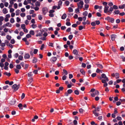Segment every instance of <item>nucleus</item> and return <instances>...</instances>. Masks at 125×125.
<instances>
[{
	"label": "nucleus",
	"mask_w": 125,
	"mask_h": 125,
	"mask_svg": "<svg viewBox=\"0 0 125 125\" xmlns=\"http://www.w3.org/2000/svg\"><path fill=\"white\" fill-rule=\"evenodd\" d=\"M73 53L75 55H76L75 57V59H78V56H80V55H78V52L76 49H74L73 50Z\"/></svg>",
	"instance_id": "1"
},
{
	"label": "nucleus",
	"mask_w": 125,
	"mask_h": 125,
	"mask_svg": "<svg viewBox=\"0 0 125 125\" xmlns=\"http://www.w3.org/2000/svg\"><path fill=\"white\" fill-rule=\"evenodd\" d=\"M83 1H81L77 3L78 7L80 8V9H82L83 7Z\"/></svg>",
	"instance_id": "2"
},
{
	"label": "nucleus",
	"mask_w": 125,
	"mask_h": 125,
	"mask_svg": "<svg viewBox=\"0 0 125 125\" xmlns=\"http://www.w3.org/2000/svg\"><path fill=\"white\" fill-rule=\"evenodd\" d=\"M105 19L108 21L109 22H110L111 23H113L114 22V19L112 18H110L108 16L105 18Z\"/></svg>",
	"instance_id": "3"
},
{
	"label": "nucleus",
	"mask_w": 125,
	"mask_h": 125,
	"mask_svg": "<svg viewBox=\"0 0 125 125\" xmlns=\"http://www.w3.org/2000/svg\"><path fill=\"white\" fill-rule=\"evenodd\" d=\"M102 78L104 79L105 81H106L107 82L109 81V80L108 78L106 77L105 74L104 73H103L101 75Z\"/></svg>",
	"instance_id": "4"
},
{
	"label": "nucleus",
	"mask_w": 125,
	"mask_h": 125,
	"mask_svg": "<svg viewBox=\"0 0 125 125\" xmlns=\"http://www.w3.org/2000/svg\"><path fill=\"white\" fill-rule=\"evenodd\" d=\"M109 7L107 5L105 6L104 9V11L105 13H109Z\"/></svg>",
	"instance_id": "5"
},
{
	"label": "nucleus",
	"mask_w": 125,
	"mask_h": 125,
	"mask_svg": "<svg viewBox=\"0 0 125 125\" xmlns=\"http://www.w3.org/2000/svg\"><path fill=\"white\" fill-rule=\"evenodd\" d=\"M20 87V85H17L16 84L13 85L12 86V88L15 91L18 90Z\"/></svg>",
	"instance_id": "6"
},
{
	"label": "nucleus",
	"mask_w": 125,
	"mask_h": 125,
	"mask_svg": "<svg viewBox=\"0 0 125 125\" xmlns=\"http://www.w3.org/2000/svg\"><path fill=\"white\" fill-rule=\"evenodd\" d=\"M99 94V92L97 90L95 91L94 93L91 94V96L93 97H94L95 96H98Z\"/></svg>",
	"instance_id": "7"
},
{
	"label": "nucleus",
	"mask_w": 125,
	"mask_h": 125,
	"mask_svg": "<svg viewBox=\"0 0 125 125\" xmlns=\"http://www.w3.org/2000/svg\"><path fill=\"white\" fill-rule=\"evenodd\" d=\"M12 26V24L9 22H7L6 24L3 25V27H6L7 26L11 27Z\"/></svg>",
	"instance_id": "8"
},
{
	"label": "nucleus",
	"mask_w": 125,
	"mask_h": 125,
	"mask_svg": "<svg viewBox=\"0 0 125 125\" xmlns=\"http://www.w3.org/2000/svg\"><path fill=\"white\" fill-rule=\"evenodd\" d=\"M42 12L44 14H45L48 12L47 9L46 7L43 8L42 9Z\"/></svg>",
	"instance_id": "9"
},
{
	"label": "nucleus",
	"mask_w": 125,
	"mask_h": 125,
	"mask_svg": "<svg viewBox=\"0 0 125 125\" xmlns=\"http://www.w3.org/2000/svg\"><path fill=\"white\" fill-rule=\"evenodd\" d=\"M116 35L115 34H113L111 35V39L112 41H114L115 38L116 37Z\"/></svg>",
	"instance_id": "10"
},
{
	"label": "nucleus",
	"mask_w": 125,
	"mask_h": 125,
	"mask_svg": "<svg viewBox=\"0 0 125 125\" xmlns=\"http://www.w3.org/2000/svg\"><path fill=\"white\" fill-rule=\"evenodd\" d=\"M106 81H105V80H104V79H102V82L104 83V87H106L108 85L107 83L106 82Z\"/></svg>",
	"instance_id": "11"
},
{
	"label": "nucleus",
	"mask_w": 125,
	"mask_h": 125,
	"mask_svg": "<svg viewBox=\"0 0 125 125\" xmlns=\"http://www.w3.org/2000/svg\"><path fill=\"white\" fill-rule=\"evenodd\" d=\"M113 10V8L112 7H111L109 9V13H107L108 15H110L112 13V11Z\"/></svg>",
	"instance_id": "12"
},
{
	"label": "nucleus",
	"mask_w": 125,
	"mask_h": 125,
	"mask_svg": "<svg viewBox=\"0 0 125 125\" xmlns=\"http://www.w3.org/2000/svg\"><path fill=\"white\" fill-rule=\"evenodd\" d=\"M2 12L4 14H6L8 12V11L7 9L5 8H4L2 10Z\"/></svg>",
	"instance_id": "13"
},
{
	"label": "nucleus",
	"mask_w": 125,
	"mask_h": 125,
	"mask_svg": "<svg viewBox=\"0 0 125 125\" xmlns=\"http://www.w3.org/2000/svg\"><path fill=\"white\" fill-rule=\"evenodd\" d=\"M30 57V56L29 54L27 53L24 56V58L25 59H28Z\"/></svg>",
	"instance_id": "14"
},
{
	"label": "nucleus",
	"mask_w": 125,
	"mask_h": 125,
	"mask_svg": "<svg viewBox=\"0 0 125 125\" xmlns=\"http://www.w3.org/2000/svg\"><path fill=\"white\" fill-rule=\"evenodd\" d=\"M31 9H33L35 11L38 10L39 9V8L37 6H36L35 7H33L32 6L31 7Z\"/></svg>",
	"instance_id": "15"
},
{
	"label": "nucleus",
	"mask_w": 125,
	"mask_h": 125,
	"mask_svg": "<svg viewBox=\"0 0 125 125\" xmlns=\"http://www.w3.org/2000/svg\"><path fill=\"white\" fill-rule=\"evenodd\" d=\"M66 14L65 13H64L62 16L61 18L62 19H64L66 18Z\"/></svg>",
	"instance_id": "16"
},
{
	"label": "nucleus",
	"mask_w": 125,
	"mask_h": 125,
	"mask_svg": "<svg viewBox=\"0 0 125 125\" xmlns=\"http://www.w3.org/2000/svg\"><path fill=\"white\" fill-rule=\"evenodd\" d=\"M20 12V11L19 10H17L16 11V15L17 16L19 15Z\"/></svg>",
	"instance_id": "17"
},
{
	"label": "nucleus",
	"mask_w": 125,
	"mask_h": 125,
	"mask_svg": "<svg viewBox=\"0 0 125 125\" xmlns=\"http://www.w3.org/2000/svg\"><path fill=\"white\" fill-rule=\"evenodd\" d=\"M35 4L36 6L39 7L40 6V3L39 1H37L36 2Z\"/></svg>",
	"instance_id": "18"
},
{
	"label": "nucleus",
	"mask_w": 125,
	"mask_h": 125,
	"mask_svg": "<svg viewBox=\"0 0 125 125\" xmlns=\"http://www.w3.org/2000/svg\"><path fill=\"white\" fill-rule=\"evenodd\" d=\"M115 77L116 79L118 78H119V74L118 73H115Z\"/></svg>",
	"instance_id": "19"
},
{
	"label": "nucleus",
	"mask_w": 125,
	"mask_h": 125,
	"mask_svg": "<svg viewBox=\"0 0 125 125\" xmlns=\"http://www.w3.org/2000/svg\"><path fill=\"white\" fill-rule=\"evenodd\" d=\"M93 113L96 116H98L99 115V113H98L94 111H93Z\"/></svg>",
	"instance_id": "20"
},
{
	"label": "nucleus",
	"mask_w": 125,
	"mask_h": 125,
	"mask_svg": "<svg viewBox=\"0 0 125 125\" xmlns=\"http://www.w3.org/2000/svg\"><path fill=\"white\" fill-rule=\"evenodd\" d=\"M96 65L97 67L100 68L101 69H102L103 68V67L102 65L100 64H97Z\"/></svg>",
	"instance_id": "21"
},
{
	"label": "nucleus",
	"mask_w": 125,
	"mask_h": 125,
	"mask_svg": "<svg viewBox=\"0 0 125 125\" xmlns=\"http://www.w3.org/2000/svg\"><path fill=\"white\" fill-rule=\"evenodd\" d=\"M101 108L100 107H97L95 109L94 111L95 112H98L99 111V109Z\"/></svg>",
	"instance_id": "22"
},
{
	"label": "nucleus",
	"mask_w": 125,
	"mask_h": 125,
	"mask_svg": "<svg viewBox=\"0 0 125 125\" xmlns=\"http://www.w3.org/2000/svg\"><path fill=\"white\" fill-rule=\"evenodd\" d=\"M30 34V35H34V31L32 30H31L29 32Z\"/></svg>",
	"instance_id": "23"
},
{
	"label": "nucleus",
	"mask_w": 125,
	"mask_h": 125,
	"mask_svg": "<svg viewBox=\"0 0 125 125\" xmlns=\"http://www.w3.org/2000/svg\"><path fill=\"white\" fill-rule=\"evenodd\" d=\"M7 39L9 40H10L11 38V36L9 35H7L6 36Z\"/></svg>",
	"instance_id": "24"
},
{
	"label": "nucleus",
	"mask_w": 125,
	"mask_h": 125,
	"mask_svg": "<svg viewBox=\"0 0 125 125\" xmlns=\"http://www.w3.org/2000/svg\"><path fill=\"white\" fill-rule=\"evenodd\" d=\"M28 20H30L31 19V16L30 15H28L26 16Z\"/></svg>",
	"instance_id": "25"
},
{
	"label": "nucleus",
	"mask_w": 125,
	"mask_h": 125,
	"mask_svg": "<svg viewBox=\"0 0 125 125\" xmlns=\"http://www.w3.org/2000/svg\"><path fill=\"white\" fill-rule=\"evenodd\" d=\"M57 59V58L55 57H52V61L54 62L56 61Z\"/></svg>",
	"instance_id": "26"
},
{
	"label": "nucleus",
	"mask_w": 125,
	"mask_h": 125,
	"mask_svg": "<svg viewBox=\"0 0 125 125\" xmlns=\"http://www.w3.org/2000/svg\"><path fill=\"white\" fill-rule=\"evenodd\" d=\"M125 7V5L124 4H123L121 6H119V8L120 9H123Z\"/></svg>",
	"instance_id": "27"
},
{
	"label": "nucleus",
	"mask_w": 125,
	"mask_h": 125,
	"mask_svg": "<svg viewBox=\"0 0 125 125\" xmlns=\"http://www.w3.org/2000/svg\"><path fill=\"white\" fill-rule=\"evenodd\" d=\"M33 81V79L32 78H30L28 80V81L30 82V83H31Z\"/></svg>",
	"instance_id": "28"
},
{
	"label": "nucleus",
	"mask_w": 125,
	"mask_h": 125,
	"mask_svg": "<svg viewBox=\"0 0 125 125\" xmlns=\"http://www.w3.org/2000/svg\"><path fill=\"white\" fill-rule=\"evenodd\" d=\"M16 67L17 69L19 70L21 68V67L20 65H16Z\"/></svg>",
	"instance_id": "29"
},
{
	"label": "nucleus",
	"mask_w": 125,
	"mask_h": 125,
	"mask_svg": "<svg viewBox=\"0 0 125 125\" xmlns=\"http://www.w3.org/2000/svg\"><path fill=\"white\" fill-rule=\"evenodd\" d=\"M18 106L21 109H23V108H22V104L21 103L19 104H18Z\"/></svg>",
	"instance_id": "30"
},
{
	"label": "nucleus",
	"mask_w": 125,
	"mask_h": 125,
	"mask_svg": "<svg viewBox=\"0 0 125 125\" xmlns=\"http://www.w3.org/2000/svg\"><path fill=\"white\" fill-rule=\"evenodd\" d=\"M28 75L29 77H31L33 75V74H32V73L31 72H30L28 73Z\"/></svg>",
	"instance_id": "31"
},
{
	"label": "nucleus",
	"mask_w": 125,
	"mask_h": 125,
	"mask_svg": "<svg viewBox=\"0 0 125 125\" xmlns=\"http://www.w3.org/2000/svg\"><path fill=\"white\" fill-rule=\"evenodd\" d=\"M65 3L66 6H68L70 4V2H69L68 1H66L65 2Z\"/></svg>",
	"instance_id": "32"
},
{
	"label": "nucleus",
	"mask_w": 125,
	"mask_h": 125,
	"mask_svg": "<svg viewBox=\"0 0 125 125\" xmlns=\"http://www.w3.org/2000/svg\"><path fill=\"white\" fill-rule=\"evenodd\" d=\"M119 11L118 10H116L115 11L114 13H115V14H118L119 13Z\"/></svg>",
	"instance_id": "33"
},
{
	"label": "nucleus",
	"mask_w": 125,
	"mask_h": 125,
	"mask_svg": "<svg viewBox=\"0 0 125 125\" xmlns=\"http://www.w3.org/2000/svg\"><path fill=\"white\" fill-rule=\"evenodd\" d=\"M37 59L36 58H34L32 60L33 63H35L37 62Z\"/></svg>",
	"instance_id": "34"
},
{
	"label": "nucleus",
	"mask_w": 125,
	"mask_h": 125,
	"mask_svg": "<svg viewBox=\"0 0 125 125\" xmlns=\"http://www.w3.org/2000/svg\"><path fill=\"white\" fill-rule=\"evenodd\" d=\"M68 10L70 12H72L73 11V9L70 7L68 8Z\"/></svg>",
	"instance_id": "35"
},
{
	"label": "nucleus",
	"mask_w": 125,
	"mask_h": 125,
	"mask_svg": "<svg viewBox=\"0 0 125 125\" xmlns=\"http://www.w3.org/2000/svg\"><path fill=\"white\" fill-rule=\"evenodd\" d=\"M88 12L86 11H85L83 13V15L84 16H86L88 15Z\"/></svg>",
	"instance_id": "36"
},
{
	"label": "nucleus",
	"mask_w": 125,
	"mask_h": 125,
	"mask_svg": "<svg viewBox=\"0 0 125 125\" xmlns=\"http://www.w3.org/2000/svg\"><path fill=\"white\" fill-rule=\"evenodd\" d=\"M32 28H36L37 27V25L36 24H33L31 25Z\"/></svg>",
	"instance_id": "37"
},
{
	"label": "nucleus",
	"mask_w": 125,
	"mask_h": 125,
	"mask_svg": "<svg viewBox=\"0 0 125 125\" xmlns=\"http://www.w3.org/2000/svg\"><path fill=\"white\" fill-rule=\"evenodd\" d=\"M15 40L13 39H11L10 41V43L12 44H14L15 43Z\"/></svg>",
	"instance_id": "38"
},
{
	"label": "nucleus",
	"mask_w": 125,
	"mask_h": 125,
	"mask_svg": "<svg viewBox=\"0 0 125 125\" xmlns=\"http://www.w3.org/2000/svg\"><path fill=\"white\" fill-rule=\"evenodd\" d=\"M42 36V33H39L38 34H37L36 35V37L38 36Z\"/></svg>",
	"instance_id": "39"
},
{
	"label": "nucleus",
	"mask_w": 125,
	"mask_h": 125,
	"mask_svg": "<svg viewBox=\"0 0 125 125\" xmlns=\"http://www.w3.org/2000/svg\"><path fill=\"white\" fill-rule=\"evenodd\" d=\"M80 72L83 75L85 73V72L84 70L83 69H81L80 70Z\"/></svg>",
	"instance_id": "40"
},
{
	"label": "nucleus",
	"mask_w": 125,
	"mask_h": 125,
	"mask_svg": "<svg viewBox=\"0 0 125 125\" xmlns=\"http://www.w3.org/2000/svg\"><path fill=\"white\" fill-rule=\"evenodd\" d=\"M80 9V8L77 7V8L75 9V11L76 13H78L79 12Z\"/></svg>",
	"instance_id": "41"
},
{
	"label": "nucleus",
	"mask_w": 125,
	"mask_h": 125,
	"mask_svg": "<svg viewBox=\"0 0 125 125\" xmlns=\"http://www.w3.org/2000/svg\"><path fill=\"white\" fill-rule=\"evenodd\" d=\"M25 15V13H21L20 14V16L22 17H24Z\"/></svg>",
	"instance_id": "42"
},
{
	"label": "nucleus",
	"mask_w": 125,
	"mask_h": 125,
	"mask_svg": "<svg viewBox=\"0 0 125 125\" xmlns=\"http://www.w3.org/2000/svg\"><path fill=\"white\" fill-rule=\"evenodd\" d=\"M31 36L30 34H28L26 35V37L27 38H31Z\"/></svg>",
	"instance_id": "43"
},
{
	"label": "nucleus",
	"mask_w": 125,
	"mask_h": 125,
	"mask_svg": "<svg viewBox=\"0 0 125 125\" xmlns=\"http://www.w3.org/2000/svg\"><path fill=\"white\" fill-rule=\"evenodd\" d=\"M4 74L6 75L7 76H9L11 75V74L10 73H8L7 72H6L4 73Z\"/></svg>",
	"instance_id": "44"
},
{
	"label": "nucleus",
	"mask_w": 125,
	"mask_h": 125,
	"mask_svg": "<svg viewBox=\"0 0 125 125\" xmlns=\"http://www.w3.org/2000/svg\"><path fill=\"white\" fill-rule=\"evenodd\" d=\"M23 58V57L21 55H20L18 57V59L20 60H22Z\"/></svg>",
	"instance_id": "45"
},
{
	"label": "nucleus",
	"mask_w": 125,
	"mask_h": 125,
	"mask_svg": "<svg viewBox=\"0 0 125 125\" xmlns=\"http://www.w3.org/2000/svg\"><path fill=\"white\" fill-rule=\"evenodd\" d=\"M21 27L22 29H23L25 28V26L24 24H22L21 25Z\"/></svg>",
	"instance_id": "46"
},
{
	"label": "nucleus",
	"mask_w": 125,
	"mask_h": 125,
	"mask_svg": "<svg viewBox=\"0 0 125 125\" xmlns=\"http://www.w3.org/2000/svg\"><path fill=\"white\" fill-rule=\"evenodd\" d=\"M79 111L80 113H82L83 112H84V110L82 108H80L79 109Z\"/></svg>",
	"instance_id": "47"
},
{
	"label": "nucleus",
	"mask_w": 125,
	"mask_h": 125,
	"mask_svg": "<svg viewBox=\"0 0 125 125\" xmlns=\"http://www.w3.org/2000/svg\"><path fill=\"white\" fill-rule=\"evenodd\" d=\"M10 22L11 23H13L14 22V18H11L10 20Z\"/></svg>",
	"instance_id": "48"
},
{
	"label": "nucleus",
	"mask_w": 125,
	"mask_h": 125,
	"mask_svg": "<svg viewBox=\"0 0 125 125\" xmlns=\"http://www.w3.org/2000/svg\"><path fill=\"white\" fill-rule=\"evenodd\" d=\"M9 30L8 29L5 28L4 29L3 31L5 32H8Z\"/></svg>",
	"instance_id": "49"
},
{
	"label": "nucleus",
	"mask_w": 125,
	"mask_h": 125,
	"mask_svg": "<svg viewBox=\"0 0 125 125\" xmlns=\"http://www.w3.org/2000/svg\"><path fill=\"white\" fill-rule=\"evenodd\" d=\"M74 93L76 95H78L79 94V91L77 90H75L74 91Z\"/></svg>",
	"instance_id": "50"
},
{
	"label": "nucleus",
	"mask_w": 125,
	"mask_h": 125,
	"mask_svg": "<svg viewBox=\"0 0 125 125\" xmlns=\"http://www.w3.org/2000/svg\"><path fill=\"white\" fill-rule=\"evenodd\" d=\"M73 92V90L72 89H69L67 91L68 93L69 94H70Z\"/></svg>",
	"instance_id": "51"
},
{
	"label": "nucleus",
	"mask_w": 125,
	"mask_h": 125,
	"mask_svg": "<svg viewBox=\"0 0 125 125\" xmlns=\"http://www.w3.org/2000/svg\"><path fill=\"white\" fill-rule=\"evenodd\" d=\"M38 50L37 49H34V50L33 53L34 54H36L38 52Z\"/></svg>",
	"instance_id": "52"
},
{
	"label": "nucleus",
	"mask_w": 125,
	"mask_h": 125,
	"mask_svg": "<svg viewBox=\"0 0 125 125\" xmlns=\"http://www.w3.org/2000/svg\"><path fill=\"white\" fill-rule=\"evenodd\" d=\"M96 72L97 73H99L100 72H101V73H102V71L101 70H100L99 69L97 68L96 71Z\"/></svg>",
	"instance_id": "53"
},
{
	"label": "nucleus",
	"mask_w": 125,
	"mask_h": 125,
	"mask_svg": "<svg viewBox=\"0 0 125 125\" xmlns=\"http://www.w3.org/2000/svg\"><path fill=\"white\" fill-rule=\"evenodd\" d=\"M34 12V11L33 10H31L30 11L29 13L30 14H33Z\"/></svg>",
	"instance_id": "54"
},
{
	"label": "nucleus",
	"mask_w": 125,
	"mask_h": 125,
	"mask_svg": "<svg viewBox=\"0 0 125 125\" xmlns=\"http://www.w3.org/2000/svg\"><path fill=\"white\" fill-rule=\"evenodd\" d=\"M14 8L15 9H16L18 7V5L17 3H15L14 4Z\"/></svg>",
	"instance_id": "55"
},
{
	"label": "nucleus",
	"mask_w": 125,
	"mask_h": 125,
	"mask_svg": "<svg viewBox=\"0 0 125 125\" xmlns=\"http://www.w3.org/2000/svg\"><path fill=\"white\" fill-rule=\"evenodd\" d=\"M5 43H1L0 44V46L2 47H4L5 46Z\"/></svg>",
	"instance_id": "56"
},
{
	"label": "nucleus",
	"mask_w": 125,
	"mask_h": 125,
	"mask_svg": "<svg viewBox=\"0 0 125 125\" xmlns=\"http://www.w3.org/2000/svg\"><path fill=\"white\" fill-rule=\"evenodd\" d=\"M19 69H15V73L17 74L19 72Z\"/></svg>",
	"instance_id": "57"
},
{
	"label": "nucleus",
	"mask_w": 125,
	"mask_h": 125,
	"mask_svg": "<svg viewBox=\"0 0 125 125\" xmlns=\"http://www.w3.org/2000/svg\"><path fill=\"white\" fill-rule=\"evenodd\" d=\"M63 72L66 75H67L68 74L66 70L64 69H63Z\"/></svg>",
	"instance_id": "58"
},
{
	"label": "nucleus",
	"mask_w": 125,
	"mask_h": 125,
	"mask_svg": "<svg viewBox=\"0 0 125 125\" xmlns=\"http://www.w3.org/2000/svg\"><path fill=\"white\" fill-rule=\"evenodd\" d=\"M9 87V86L8 85H6L5 86H4L3 87V89L4 90H6Z\"/></svg>",
	"instance_id": "59"
},
{
	"label": "nucleus",
	"mask_w": 125,
	"mask_h": 125,
	"mask_svg": "<svg viewBox=\"0 0 125 125\" xmlns=\"http://www.w3.org/2000/svg\"><path fill=\"white\" fill-rule=\"evenodd\" d=\"M4 20V18L2 16L0 17V21H2Z\"/></svg>",
	"instance_id": "60"
},
{
	"label": "nucleus",
	"mask_w": 125,
	"mask_h": 125,
	"mask_svg": "<svg viewBox=\"0 0 125 125\" xmlns=\"http://www.w3.org/2000/svg\"><path fill=\"white\" fill-rule=\"evenodd\" d=\"M96 73H94L91 75V76L92 77H94L96 76Z\"/></svg>",
	"instance_id": "61"
},
{
	"label": "nucleus",
	"mask_w": 125,
	"mask_h": 125,
	"mask_svg": "<svg viewBox=\"0 0 125 125\" xmlns=\"http://www.w3.org/2000/svg\"><path fill=\"white\" fill-rule=\"evenodd\" d=\"M21 19L19 17H17L16 18V21L17 22H19L20 21Z\"/></svg>",
	"instance_id": "62"
},
{
	"label": "nucleus",
	"mask_w": 125,
	"mask_h": 125,
	"mask_svg": "<svg viewBox=\"0 0 125 125\" xmlns=\"http://www.w3.org/2000/svg\"><path fill=\"white\" fill-rule=\"evenodd\" d=\"M113 8L114 9H118V7L116 5H114L113 6Z\"/></svg>",
	"instance_id": "63"
},
{
	"label": "nucleus",
	"mask_w": 125,
	"mask_h": 125,
	"mask_svg": "<svg viewBox=\"0 0 125 125\" xmlns=\"http://www.w3.org/2000/svg\"><path fill=\"white\" fill-rule=\"evenodd\" d=\"M0 7L1 8H3L4 7L3 4L2 3H1L0 4Z\"/></svg>",
	"instance_id": "64"
}]
</instances>
